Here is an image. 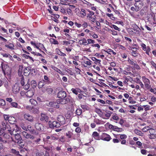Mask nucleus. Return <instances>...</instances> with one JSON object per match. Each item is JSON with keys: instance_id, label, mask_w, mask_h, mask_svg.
Masks as SVG:
<instances>
[{"instance_id": "1", "label": "nucleus", "mask_w": 156, "mask_h": 156, "mask_svg": "<svg viewBox=\"0 0 156 156\" xmlns=\"http://www.w3.org/2000/svg\"><path fill=\"white\" fill-rule=\"evenodd\" d=\"M12 125H9L5 121H3L2 122L0 130L3 133L4 131L5 130L8 132L12 126Z\"/></svg>"}, {"instance_id": "2", "label": "nucleus", "mask_w": 156, "mask_h": 156, "mask_svg": "<svg viewBox=\"0 0 156 156\" xmlns=\"http://www.w3.org/2000/svg\"><path fill=\"white\" fill-rule=\"evenodd\" d=\"M1 67L4 75L10 73V69L8 65L6 63L2 62Z\"/></svg>"}, {"instance_id": "3", "label": "nucleus", "mask_w": 156, "mask_h": 156, "mask_svg": "<svg viewBox=\"0 0 156 156\" xmlns=\"http://www.w3.org/2000/svg\"><path fill=\"white\" fill-rule=\"evenodd\" d=\"M15 127H17L16 125H12L11 129L8 131V132L12 136H14L18 133H20V131L17 128L16 129H15Z\"/></svg>"}, {"instance_id": "4", "label": "nucleus", "mask_w": 156, "mask_h": 156, "mask_svg": "<svg viewBox=\"0 0 156 156\" xmlns=\"http://www.w3.org/2000/svg\"><path fill=\"white\" fill-rule=\"evenodd\" d=\"M142 79L143 82L144 83L145 87L148 89L151 87V82L150 80L147 78L145 76H142Z\"/></svg>"}, {"instance_id": "5", "label": "nucleus", "mask_w": 156, "mask_h": 156, "mask_svg": "<svg viewBox=\"0 0 156 156\" xmlns=\"http://www.w3.org/2000/svg\"><path fill=\"white\" fill-rule=\"evenodd\" d=\"M49 126L51 128H57L60 126V124L56 121H53L52 122L51 121H49L48 122Z\"/></svg>"}, {"instance_id": "6", "label": "nucleus", "mask_w": 156, "mask_h": 156, "mask_svg": "<svg viewBox=\"0 0 156 156\" xmlns=\"http://www.w3.org/2000/svg\"><path fill=\"white\" fill-rule=\"evenodd\" d=\"M26 108L30 112L34 114L38 113L39 112V108H36L29 106H27Z\"/></svg>"}, {"instance_id": "7", "label": "nucleus", "mask_w": 156, "mask_h": 156, "mask_svg": "<svg viewBox=\"0 0 156 156\" xmlns=\"http://www.w3.org/2000/svg\"><path fill=\"white\" fill-rule=\"evenodd\" d=\"M140 46L142 47L143 50L145 51L146 53L149 55V52L151 50L150 47L149 46H147L144 43H141L140 44Z\"/></svg>"}, {"instance_id": "8", "label": "nucleus", "mask_w": 156, "mask_h": 156, "mask_svg": "<svg viewBox=\"0 0 156 156\" xmlns=\"http://www.w3.org/2000/svg\"><path fill=\"white\" fill-rule=\"evenodd\" d=\"M23 117L26 120L30 122H33L34 120L33 116L28 113L25 114L24 115Z\"/></svg>"}, {"instance_id": "9", "label": "nucleus", "mask_w": 156, "mask_h": 156, "mask_svg": "<svg viewBox=\"0 0 156 156\" xmlns=\"http://www.w3.org/2000/svg\"><path fill=\"white\" fill-rule=\"evenodd\" d=\"M20 90V87L18 83H16L12 87V91L14 94L18 93Z\"/></svg>"}, {"instance_id": "10", "label": "nucleus", "mask_w": 156, "mask_h": 156, "mask_svg": "<svg viewBox=\"0 0 156 156\" xmlns=\"http://www.w3.org/2000/svg\"><path fill=\"white\" fill-rule=\"evenodd\" d=\"M22 134L24 137L27 139L34 140L35 138V137L33 135L28 134L26 131H23Z\"/></svg>"}, {"instance_id": "11", "label": "nucleus", "mask_w": 156, "mask_h": 156, "mask_svg": "<svg viewBox=\"0 0 156 156\" xmlns=\"http://www.w3.org/2000/svg\"><path fill=\"white\" fill-rule=\"evenodd\" d=\"M144 4V3L142 1L138 2H136L134 5L136 8V11H138L142 7Z\"/></svg>"}, {"instance_id": "12", "label": "nucleus", "mask_w": 156, "mask_h": 156, "mask_svg": "<svg viewBox=\"0 0 156 156\" xmlns=\"http://www.w3.org/2000/svg\"><path fill=\"white\" fill-rule=\"evenodd\" d=\"M76 134L73 135L72 132L69 131L66 133V136L69 139L72 138L73 140L76 139L77 138L76 137Z\"/></svg>"}, {"instance_id": "13", "label": "nucleus", "mask_w": 156, "mask_h": 156, "mask_svg": "<svg viewBox=\"0 0 156 156\" xmlns=\"http://www.w3.org/2000/svg\"><path fill=\"white\" fill-rule=\"evenodd\" d=\"M34 88L29 90L26 92V96L29 98L32 97L34 94Z\"/></svg>"}, {"instance_id": "14", "label": "nucleus", "mask_w": 156, "mask_h": 156, "mask_svg": "<svg viewBox=\"0 0 156 156\" xmlns=\"http://www.w3.org/2000/svg\"><path fill=\"white\" fill-rule=\"evenodd\" d=\"M60 104L64 105L69 102L70 99L69 98H67L65 99H58Z\"/></svg>"}, {"instance_id": "15", "label": "nucleus", "mask_w": 156, "mask_h": 156, "mask_svg": "<svg viewBox=\"0 0 156 156\" xmlns=\"http://www.w3.org/2000/svg\"><path fill=\"white\" fill-rule=\"evenodd\" d=\"M57 96L59 98H64L66 96V94L65 91L61 90L58 93Z\"/></svg>"}, {"instance_id": "16", "label": "nucleus", "mask_w": 156, "mask_h": 156, "mask_svg": "<svg viewBox=\"0 0 156 156\" xmlns=\"http://www.w3.org/2000/svg\"><path fill=\"white\" fill-rule=\"evenodd\" d=\"M58 120L60 122V124L63 125L65 124L66 120L64 117L62 115H59L57 118Z\"/></svg>"}, {"instance_id": "17", "label": "nucleus", "mask_w": 156, "mask_h": 156, "mask_svg": "<svg viewBox=\"0 0 156 156\" xmlns=\"http://www.w3.org/2000/svg\"><path fill=\"white\" fill-rule=\"evenodd\" d=\"M87 13L86 10L83 9H82L80 12L77 15L79 17L82 18H84L86 15Z\"/></svg>"}, {"instance_id": "18", "label": "nucleus", "mask_w": 156, "mask_h": 156, "mask_svg": "<svg viewBox=\"0 0 156 156\" xmlns=\"http://www.w3.org/2000/svg\"><path fill=\"white\" fill-rule=\"evenodd\" d=\"M27 131H29L32 134L35 135H38V133L36 132L35 130L33 129L31 126L30 125H28L27 126Z\"/></svg>"}, {"instance_id": "19", "label": "nucleus", "mask_w": 156, "mask_h": 156, "mask_svg": "<svg viewBox=\"0 0 156 156\" xmlns=\"http://www.w3.org/2000/svg\"><path fill=\"white\" fill-rule=\"evenodd\" d=\"M154 130L153 129H151L149 131L150 134L148 135V136L150 139H153L156 138V134L154 133Z\"/></svg>"}, {"instance_id": "20", "label": "nucleus", "mask_w": 156, "mask_h": 156, "mask_svg": "<svg viewBox=\"0 0 156 156\" xmlns=\"http://www.w3.org/2000/svg\"><path fill=\"white\" fill-rule=\"evenodd\" d=\"M35 126L36 129L39 131H42L44 130V126L40 123L38 122L36 123Z\"/></svg>"}, {"instance_id": "21", "label": "nucleus", "mask_w": 156, "mask_h": 156, "mask_svg": "<svg viewBox=\"0 0 156 156\" xmlns=\"http://www.w3.org/2000/svg\"><path fill=\"white\" fill-rule=\"evenodd\" d=\"M150 10L152 12H156V2H151L150 6Z\"/></svg>"}, {"instance_id": "22", "label": "nucleus", "mask_w": 156, "mask_h": 156, "mask_svg": "<svg viewBox=\"0 0 156 156\" xmlns=\"http://www.w3.org/2000/svg\"><path fill=\"white\" fill-rule=\"evenodd\" d=\"M1 55L4 57L8 58L10 60L13 61L14 60L12 57L11 55L9 54L5 53H1Z\"/></svg>"}, {"instance_id": "23", "label": "nucleus", "mask_w": 156, "mask_h": 156, "mask_svg": "<svg viewBox=\"0 0 156 156\" xmlns=\"http://www.w3.org/2000/svg\"><path fill=\"white\" fill-rule=\"evenodd\" d=\"M41 117L40 118V119L41 121H44L46 122L48 121V117L46 114L44 113H41Z\"/></svg>"}, {"instance_id": "24", "label": "nucleus", "mask_w": 156, "mask_h": 156, "mask_svg": "<svg viewBox=\"0 0 156 156\" xmlns=\"http://www.w3.org/2000/svg\"><path fill=\"white\" fill-rule=\"evenodd\" d=\"M53 107L56 108H59V101L58 100H57L56 101H52Z\"/></svg>"}, {"instance_id": "25", "label": "nucleus", "mask_w": 156, "mask_h": 156, "mask_svg": "<svg viewBox=\"0 0 156 156\" xmlns=\"http://www.w3.org/2000/svg\"><path fill=\"white\" fill-rule=\"evenodd\" d=\"M147 20L148 21H151L152 19L153 21H155V15L153 13L151 15H150L147 16Z\"/></svg>"}, {"instance_id": "26", "label": "nucleus", "mask_w": 156, "mask_h": 156, "mask_svg": "<svg viewBox=\"0 0 156 156\" xmlns=\"http://www.w3.org/2000/svg\"><path fill=\"white\" fill-rule=\"evenodd\" d=\"M42 91L44 92H45L46 91L48 94H50L52 93L53 91V90L52 88L48 87L46 88V89H43Z\"/></svg>"}, {"instance_id": "27", "label": "nucleus", "mask_w": 156, "mask_h": 156, "mask_svg": "<svg viewBox=\"0 0 156 156\" xmlns=\"http://www.w3.org/2000/svg\"><path fill=\"white\" fill-rule=\"evenodd\" d=\"M79 43L80 44L83 45H87V40L84 38H82V39L79 40Z\"/></svg>"}, {"instance_id": "28", "label": "nucleus", "mask_w": 156, "mask_h": 156, "mask_svg": "<svg viewBox=\"0 0 156 156\" xmlns=\"http://www.w3.org/2000/svg\"><path fill=\"white\" fill-rule=\"evenodd\" d=\"M94 122L95 123L97 124L98 125L100 124H102L105 122L96 118L94 119Z\"/></svg>"}, {"instance_id": "29", "label": "nucleus", "mask_w": 156, "mask_h": 156, "mask_svg": "<svg viewBox=\"0 0 156 156\" xmlns=\"http://www.w3.org/2000/svg\"><path fill=\"white\" fill-rule=\"evenodd\" d=\"M45 84L44 80H42L39 82L38 84V87L39 88H42Z\"/></svg>"}, {"instance_id": "30", "label": "nucleus", "mask_w": 156, "mask_h": 156, "mask_svg": "<svg viewBox=\"0 0 156 156\" xmlns=\"http://www.w3.org/2000/svg\"><path fill=\"white\" fill-rule=\"evenodd\" d=\"M55 52L56 53L61 56H65L66 55V54L62 52H61L60 50L58 48H56L55 49Z\"/></svg>"}, {"instance_id": "31", "label": "nucleus", "mask_w": 156, "mask_h": 156, "mask_svg": "<svg viewBox=\"0 0 156 156\" xmlns=\"http://www.w3.org/2000/svg\"><path fill=\"white\" fill-rule=\"evenodd\" d=\"M19 134L20 133H18V134H16L14 136L15 139L17 140H19L17 142V143H18L19 142H20V140L22 139V138Z\"/></svg>"}, {"instance_id": "32", "label": "nucleus", "mask_w": 156, "mask_h": 156, "mask_svg": "<svg viewBox=\"0 0 156 156\" xmlns=\"http://www.w3.org/2000/svg\"><path fill=\"white\" fill-rule=\"evenodd\" d=\"M92 136L96 140L99 139V134L97 132H94L92 134Z\"/></svg>"}, {"instance_id": "33", "label": "nucleus", "mask_w": 156, "mask_h": 156, "mask_svg": "<svg viewBox=\"0 0 156 156\" xmlns=\"http://www.w3.org/2000/svg\"><path fill=\"white\" fill-rule=\"evenodd\" d=\"M103 136L104 137V140L107 141H109L111 139L110 136L106 133L104 134Z\"/></svg>"}, {"instance_id": "34", "label": "nucleus", "mask_w": 156, "mask_h": 156, "mask_svg": "<svg viewBox=\"0 0 156 156\" xmlns=\"http://www.w3.org/2000/svg\"><path fill=\"white\" fill-rule=\"evenodd\" d=\"M5 46L6 47L11 50L14 49V45L12 43H9L8 44H5Z\"/></svg>"}, {"instance_id": "35", "label": "nucleus", "mask_w": 156, "mask_h": 156, "mask_svg": "<svg viewBox=\"0 0 156 156\" xmlns=\"http://www.w3.org/2000/svg\"><path fill=\"white\" fill-rule=\"evenodd\" d=\"M113 130L117 132H122L123 130L122 128H119L117 126H115L113 129Z\"/></svg>"}, {"instance_id": "36", "label": "nucleus", "mask_w": 156, "mask_h": 156, "mask_svg": "<svg viewBox=\"0 0 156 156\" xmlns=\"http://www.w3.org/2000/svg\"><path fill=\"white\" fill-rule=\"evenodd\" d=\"M71 90L74 94L76 95H77L78 94V92H80L81 91V90L79 89H75L73 88L71 89Z\"/></svg>"}, {"instance_id": "37", "label": "nucleus", "mask_w": 156, "mask_h": 156, "mask_svg": "<svg viewBox=\"0 0 156 156\" xmlns=\"http://www.w3.org/2000/svg\"><path fill=\"white\" fill-rule=\"evenodd\" d=\"M15 120V119L14 117L10 116H9V122L11 124V125H12L14 123Z\"/></svg>"}, {"instance_id": "38", "label": "nucleus", "mask_w": 156, "mask_h": 156, "mask_svg": "<svg viewBox=\"0 0 156 156\" xmlns=\"http://www.w3.org/2000/svg\"><path fill=\"white\" fill-rule=\"evenodd\" d=\"M11 105L12 107L18 108H20L21 107L20 106H18L17 103L15 102H12L11 103Z\"/></svg>"}, {"instance_id": "39", "label": "nucleus", "mask_w": 156, "mask_h": 156, "mask_svg": "<svg viewBox=\"0 0 156 156\" xmlns=\"http://www.w3.org/2000/svg\"><path fill=\"white\" fill-rule=\"evenodd\" d=\"M88 12H89V13L87 14V18L88 19L92 17V16L94 14V12L93 11H88Z\"/></svg>"}, {"instance_id": "40", "label": "nucleus", "mask_w": 156, "mask_h": 156, "mask_svg": "<svg viewBox=\"0 0 156 156\" xmlns=\"http://www.w3.org/2000/svg\"><path fill=\"white\" fill-rule=\"evenodd\" d=\"M109 26L111 28H113L119 31H120L121 30V29L119 28L115 25L111 24V25H110Z\"/></svg>"}, {"instance_id": "41", "label": "nucleus", "mask_w": 156, "mask_h": 156, "mask_svg": "<svg viewBox=\"0 0 156 156\" xmlns=\"http://www.w3.org/2000/svg\"><path fill=\"white\" fill-rule=\"evenodd\" d=\"M50 42L51 44H58V42L53 38H50Z\"/></svg>"}, {"instance_id": "42", "label": "nucleus", "mask_w": 156, "mask_h": 156, "mask_svg": "<svg viewBox=\"0 0 156 156\" xmlns=\"http://www.w3.org/2000/svg\"><path fill=\"white\" fill-rule=\"evenodd\" d=\"M108 111L105 112L106 113L105 114V115L107 118H105L106 119H108L111 116V114H112V112H107Z\"/></svg>"}, {"instance_id": "43", "label": "nucleus", "mask_w": 156, "mask_h": 156, "mask_svg": "<svg viewBox=\"0 0 156 156\" xmlns=\"http://www.w3.org/2000/svg\"><path fill=\"white\" fill-rule=\"evenodd\" d=\"M92 60L95 61V63H98L100 64V62H101V60L98 59H97L96 58L94 57H92L91 58Z\"/></svg>"}, {"instance_id": "44", "label": "nucleus", "mask_w": 156, "mask_h": 156, "mask_svg": "<svg viewBox=\"0 0 156 156\" xmlns=\"http://www.w3.org/2000/svg\"><path fill=\"white\" fill-rule=\"evenodd\" d=\"M134 132L136 134L138 135L141 136H142V133L141 131L138 129H135L134 130Z\"/></svg>"}, {"instance_id": "45", "label": "nucleus", "mask_w": 156, "mask_h": 156, "mask_svg": "<svg viewBox=\"0 0 156 156\" xmlns=\"http://www.w3.org/2000/svg\"><path fill=\"white\" fill-rule=\"evenodd\" d=\"M106 52L109 54H111V53H112L114 55H115L116 54V53L113 50L111 49H108Z\"/></svg>"}, {"instance_id": "46", "label": "nucleus", "mask_w": 156, "mask_h": 156, "mask_svg": "<svg viewBox=\"0 0 156 156\" xmlns=\"http://www.w3.org/2000/svg\"><path fill=\"white\" fill-rule=\"evenodd\" d=\"M129 103L131 104H134L136 103V102L133 100V98L130 97H129Z\"/></svg>"}, {"instance_id": "47", "label": "nucleus", "mask_w": 156, "mask_h": 156, "mask_svg": "<svg viewBox=\"0 0 156 156\" xmlns=\"http://www.w3.org/2000/svg\"><path fill=\"white\" fill-rule=\"evenodd\" d=\"M6 104L5 102V100L3 99H0V105L1 106H4Z\"/></svg>"}, {"instance_id": "48", "label": "nucleus", "mask_w": 156, "mask_h": 156, "mask_svg": "<svg viewBox=\"0 0 156 156\" xmlns=\"http://www.w3.org/2000/svg\"><path fill=\"white\" fill-rule=\"evenodd\" d=\"M3 133L4 134L3 135V136L6 139H8L10 138V136L8 134L6 133H4V132Z\"/></svg>"}, {"instance_id": "49", "label": "nucleus", "mask_w": 156, "mask_h": 156, "mask_svg": "<svg viewBox=\"0 0 156 156\" xmlns=\"http://www.w3.org/2000/svg\"><path fill=\"white\" fill-rule=\"evenodd\" d=\"M12 152L13 153L15 154H16L17 155H19L20 156H23L21 155H20L19 154V152L18 151H16V150L14 149H12L11 150Z\"/></svg>"}, {"instance_id": "50", "label": "nucleus", "mask_w": 156, "mask_h": 156, "mask_svg": "<svg viewBox=\"0 0 156 156\" xmlns=\"http://www.w3.org/2000/svg\"><path fill=\"white\" fill-rule=\"evenodd\" d=\"M132 27L134 30L140 29L139 27L135 23H133L132 25Z\"/></svg>"}, {"instance_id": "51", "label": "nucleus", "mask_w": 156, "mask_h": 156, "mask_svg": "<svg viewBox=\"0 0 156 156\" xmlns=\"http://www.w3.org/2000/svg\"><path fill=\"white\" fill-rule=\"evenodd\" d=\"M120 138L122 140H125L127 138V136L125 134H121L119 135Z\"/></svg>"}, {"instance_id": "52", "label": "nucleus", "mask_w": 156, "mask_h": 156, "mask_svg": "<svg viewBox=\"0 0 156 156\" xmlns=\"http://www.w3.org/2000/svg\"><path fill=\"white\" fill-rule=\"evenodd\" d=\"M30 102L32 105H35L37 104V101L34 99H30Z\"/></svg>"}, {"instance_id": "53", "label": "nucleus", "mask_w": 156, "mask_h": 156, "mask_svg": "<svg viewBox=\"0 0 156 156\" xmlns=\"http://www.w3.org/2000/svg\"><path fill=\"white\" fill-rule=\"evenodd\" d=\"M107 16L110 18L112 20H115V17L113 16V15L112 14L107 13L106 14Z\"/></svg>"}, {"instance_id": "54", "label": "nucleus", "mask_w": 156, "mask_h": 156, "mask_svg": "<svg viewBox=\"0 0 156 156\" xmlns=\"http://www.w3.org/2000/svg\"><path fill=\"white\" fill-rule=\"evenodd\" d=\"M87 45L88 44H93L94 43V41L93 40H92L91 39H87Z\"/></svg>"}, {"instance_id": "55", "label": "nucleus", "mask_w": 156, "mask_h": 156, "mask_svg": "<svg viewBox=\"0 0 156 156\" xmlns=\"http://www.w3.org/2000/svg\"><path fill=\"white\" fill-rule=\"evenodd\" d=\"M39 46L40 47V48L42 49V50L44 51H46V49L44 46L43 44L39 43Z\"/></svg>"}, {"instance_id": "56", "label": "nucleus", "mask_w": 156, "mask_h": 156, "mask_svg": "<svg viewBox=\"0 0 156 156\" xmlns=\"http://www.w3.org/2000/svg\"><path fill=\"white\" fill-rule=\"evenodd\" d=\"M132 55L134 57L137 56L139 54L136 51H133L131 52Z\"/></svg>"}, {"instance_id": "57", "label": "nucleus", "mask_w": 156, "mask_h": 156, "mask_svg": "<svg viewBox=\"0 0 156 156\" xmlns=\"http://www.w3.org/2000/svg\"><path fill=\"white\" fill-rule=\"evenodd\" d=\"M91 62L88 59H87V61H84V63L88 66H90L91 65Z\"/></svg>"}, {"instance_id": "58", "label": "nucleus", "mask_w": 156, "mask_h": 156, "mask_svg": "<svg viewBox=\"0 0 156 156\" xmlns=\"http://www.w3.org/2000/svg\"><path fill=\"white\" fill-rule=\"evenodd\" d=\"M0 29L1 30H2L4 33H7V30L4 28V27L0 26Z\"/></svg>"}, {"instance_id": "59", "label": "nucleus", "mask_w": 156, "mask_h": 156, "mask_svg": "<svg viewBox=\"0 0 156 156\" xmlns=\"http://www.w3.org/2000/svg\"><path fill=\"white\" fill-rule=\"evenodd\" d=\"M150 91L154 94H156V88L153 89L151 87L150 89Z\"/></svg>"}, {"instance_id": "60", "label": "nucleus", "mask_w": 156, "mask_h": 156, "mask_svg": "<svg viewBox=\"0 0 156 156\" xmlns=\"http://www.w3.org/2000/svg\"><path fill=\"white\" fill-rule=\"evenodd\" d=\"M133 66V67L139 70L140 69V68L139 66L136 63H135Z\"/></svg>"}, {"instance_id": "61", "label": "nucleus", "mask_w": 156, "mask_h": 156, "mask_svg": "<svg viewBox=\"0 0 156 156\" xmlns=\"http://www.w3.org/2000/svg\"><path fill=\"white\" fill-rule=\"evenodd\" d=\"M76 112L77 115H80L82 113L81 109H77L76 111Z\"/></svg>"}, {"instance_id": "62", "label": "nucleus", "mask_w": 156, "mask_h": 156, "mask_svg": "<svg viewBox=\"0 0 156 156\" xmlns=\"http://www.w3.org/2000/svg\"><path fill=\"white\" fill-rule=\"evenodd\" d=\"M59 141L62 142H64L66 141L65 139L64 136H62L59 139Z\"/></svg>"}, {"instance_id": "63", "label": "nucleus", "mask_w": 156, "mask_h": 156, "mask_svg": "<svg viewBox=\"0 0 156 156\" xmlns=\"http://www.w3.org/2000/svg\"><path fill=\"white\" fill-rule=\"evenodd\" d=\"M143 107L144 108V110L146 111L149 110L150 106L148 105H144L143 106Z\"/></svg>"}, {"instance_id": "64", "label": "nucleus", "mask_w": 156, "mask_h": 156, "mask_svg": "<svg viewBox=\"0 0 156 156\" xmlns=\"http://www.w3.org/2000/svg\"><path fill=\"white\" fill-rule=\"evenodd\" d=\"M31 85L34 87H36L37 86V83L34 80H32L31 81Z\"/></svg>"}]
</instances>
